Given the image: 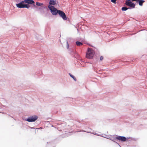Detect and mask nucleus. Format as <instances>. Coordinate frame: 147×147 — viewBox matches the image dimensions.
I'll list each match as a JSON object with an SVG mask.
<instances>
[{
	"label": "nucleus",
	"mask_w": 147,
	"mask_h": 147,
	"mask_svg": "<svg viewBox=\"0 0 147 147\" xmlns=\"http://www.w3.org/2000/svg\"><path fill=\"white\" fill-rule=\"evenodd\" d=\"M50 5H54L56 4V1H54L53 0H50L49 2Z\"/></svg>",
	"instance_id": "nucleus-9"
},
{
	"label": "nucleus",
	"mask_w": 147,
	"mask_h": 147,
	"mask_svg": "<svg viewBox=\"0 0 147 147\" xmlns=\"http://www.w3.org/2000/svg\"><path fill=\"white\" fill-rule=\"evenodd\" d=\"M139 2V4L140 5L142 6L143 5V3L145 2V1L142 0H139L137 1V2Z\"/></svg>",
	"instance_id": "nucleus-10"
},
{
	"label": "nucleus",
	"mask_w": 147,
	"mask_h": 147,
	"mask_svg": "<svg viewBox=\"0 0 147 147\" xmlns=\"http://www.w3.org/2000/svg\"><path fill=\"white\" fill-rule=\"evenodd\" d=\"M132 1H136L137 2V1H138L139 0H131Z\"/></svg>",
	"instance_id": "nucleus-17"
},
{
	"label": "nucleus",
	"mask_w": 147,
	"mask_h": 147,
	"mask_svg": "<svg viewBox=\"0 0 147 147\" xmlns=\"http://www.w3.org/2000/svg\"><path fill=\"white\" fill-rule=\"evenodd\" d=\"M48 7L53 15H56L58 13L59 10H57L54 6L49 5Z\"/></svg>",
	"instance_id": "nucleus-3"
},
{
	"label": "nucleus",
	"mask_w": 147,
	"mask_h": 147,
	"mask_svg": "<svg viewBox=\"0 0 147 147\" xmlns=\"http://www.w3.org/2000/svg\"><path fill=\"white\" fill-rule=\"evenodd\" d=\"M94 54V51L92 49L88 48L86 53V57L89 59H91L92 58Z\"/></svg>",
	"instance_id": "nucleus-1"
},
{
	"label": "nucleus",
	"mask_w": 147,
	"mask_h": 147,
	"mask_svg": "<svg viewBox=\"0 0 147 147\" xmlns=\"http://www.w3.org/2000/svg\"><path fill=\"white\" fill-rule=\"evenodd\" d=\"M36 5L38 6H41L43 5V3L39 2H37L36 3Z\"/></svg>",
	"instance_id": "nucleus-14"
},
{
	"label": "nucleus",
	"mask_w": 147,
	"mask_h": 147,
	"mask_svg": "<svg viewBox=\"0 0 147 147\" xmlns=\"http://www.w3.org/2000/svg\"><path fill=\"white\" fill-rule=\"evenodd\" d=\"M117 0H111V1L114 4L116 3V1Z\"/></svg>",
	"instance_id": "nucleus-15"
},
{
	"label": "nucleus",
	"mask_w": 147,
	"mask_h": 147,
	"mask_svg": "<svg viewBox=\"0 0 147 147\" xmlns=\"http://www.w3.org/2000/svg\"><path fill=\"white\" fill-rule=\"evenodd\" d=\"M103 59V56H101L100 57V60L102 61Z\"/></svg>",
	"instance_id": "nucleus-16"
},
{
	"label": "nucleus",
	"mask_w": 147,
	"mask_h": 147,
	"mask_svg": "<svg viewBox=\"0 0 147 147\" xmlns=\"http://www.w3.org/2000/svg\"><path fill=\"white\" fill-rule=\"evenodd\" d=\"M69 75L70 77L72 78L75 81H76V79L74 76L73 75H72L71 74H69Z\"/></svg>",
	"instance_id": "nucleus-13"
},
{
	"label": "nucleus",
	"mask_w": 147,
	"mask_h": 147,
	"mask_svg": "<svg viewBox=\"0 0 147 147\" xmlns=\"http://www.w3.org/2000/svg\"><path fill=\"white\" fill-rule=\"evenodd\" d=\"M24 3H25L24 2V1H23L20 3L17 4L16 5L18 7L20 8H28L30 7V6L28 4H24Z\"/></svg>",
	"instance_id": "nucleus-2"
},
{
	"label": "nucleus",
	"mask_w": 147,
	"mask_h": 147,
	"mask_svg": "<svg viewBox=\"0 0 147 147\" xmlns=\"http://www.w3.org/2000/svg\"><path fill=\"white\" fill-rule=\"evenodd\" d=\"M37 118V117L35 116L29 117L26 120L28 122H33L36 120Z\"/></svg>",
	"instance_id": "nucleus-6"
},
{
	"label": "nucleus",
	"mask_w": 147,
	"mask_h": 147,
	"mask_svg": "<svg viewBox=\"0 0 147 147\" xmlns=\"http://www.w3.org/2000/svg\"><path fill=\"white\" fill-rule=\"evenodd\" d=\"M130 9L129 8H127L126 7H124L122 8L121 10L122 11H126L128 9Z\"/></svg>",
	"instance_id": "nucleus-12"
},
{
	"label": "nucleus",
	"mask_w": 147,
	"mask_h": 147,
	"mask_svg": "<svg viewBox=\"0 0 147 147\" xmlns=\"http://www.w3.org/2000/svg\"><path fill=\"white\" fill-rule=\"evenodd\" d=\"M58 13L59 15L63 18L64 20H66L67 18L65 13L63 11L59 10Z\"/></svg>",
	"instance_id": "nucleus-5"
},
{
	"label": "nucleus",
	"mask_w": 147,
	"mask_h": 147,
	"mask_svg": "<svg viewBox=\"0 0 147 147\" xmlns=\"http://www.w3.org/2000/svg\"><path fill=\"white\" fill-rule=\"evenodd\" d=\"M24 2L25 3H27L28 4H32L34 3V2L32 0H24Z\"/></svg>",
	"instance_id": "nucleus-8"
},
{
	"label": "nucleus",
	"mask_w": 147,
	"mask_h": 147,
	"mask_svg": "<svg viewBox=\"0 0 147 147\" xmlns=\"http://www.w3.org/2000/svg\"><path fill=\"white\" fill-rule=\"evenodd\" d=\"M125 4L126 5L129 7L131 8H134L135 5L132 3L130 0H127L125 1Z\"/></svg>",
	"instance_id": "nucleus-4"
},
{
	"label": "nucleus",
	"mask_w": 147,
	"mask_h": 147,
	"mask_svg": "<svg viewBox=\"0 0 147 147\" xmlns=\"http://www.w3.org/2000/svg\"><path fill=\"white\" fill-rule=\"evenodd\" d=\"M76 44L77 46H80L83 45V44L79 41H77L76 42Z\"/></svg>",
	"instance_id": "nucleus-11"
},
{
	"label": "nucleus",
	"mask_w": 147,
	"mask_h": 147,
	"mask_svg": "<svg viewBox=\"0 0 147 147\" xmlns=\"http://www.w3.org/2000/svg\"><path fill=\"white\" fill-rule=\"evenodd\" d=\"M115 139L119 140L122 142H125L126 141V138L124 136H118L115 138Z\"/></svg>",
	"instance_id": "nucleus-7"
}]
</instances>
